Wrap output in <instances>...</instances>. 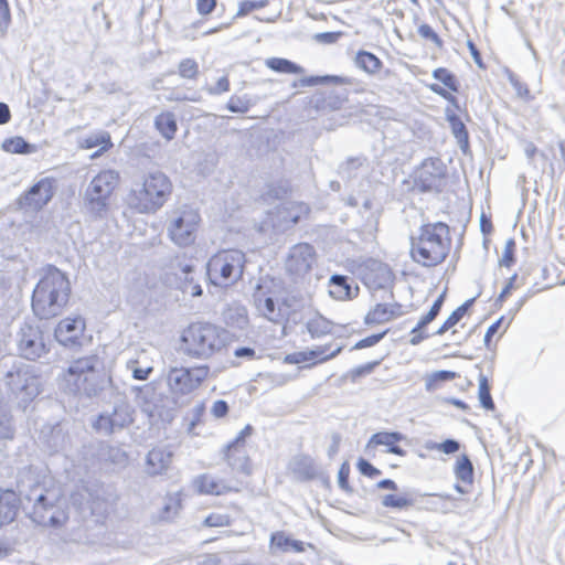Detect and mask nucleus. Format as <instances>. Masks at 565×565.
<instances>
[{"label":"nucleus","instance_id":"f257e3e1","mask_svg":"<svg viewBox=\"0 0 565 565\" xmlns=\"http://www.w3.org/2000/svg\"><path fill=\"white\" fill-rule=\"evenodd\" d=\"M71 295V285L65 276L55 266L43 269L41 278L32 295V309L40 319H50L58 316Z\"/></svg>","mask_w":565,"mask_h":565},{"label":"nucleus","instance_id":"f03ea898","mask_svg":"<svg viewBox=\"0 0 565 565\" xmlns=\"http://www.w3.org/2000/svg\"><path fill=\"white\" fill-rule=\"evenodd\" d=\"M171 193L170 179L160 170H150L134 181L127 203L138 213L153 214L164 205Z\"/></svg>","mask_w":565,"mask_h":565},{"label":"nucleus","instance_id":"7ed1b4c3","mask_svg":"<svg viewBox=\"0 0 565 565\" xmlns=\"http://www.w3.org/2000/svg\"><path fill=\"white\" fill-rule=\"evenodd\" d=\"M449 226L443 222L424 224L417 237H412L411 256L422 266L443 263L450 249Z\"/></svg>","mask_w":565,"mask_h":565},{"label":"nucleus","instance_id":"20e7f679","mask_svg":"<svg viewBox=\"0 0 565 565\" xmlns=\"http://www.w3.org/2000/svg\"><path fill=\"white\" fill-rule=\"evenodd\" d=\"M24 495L26 500L33 501L31 519L36 524L58 529L67 522L68 514L60 489L42 488L36 483Z\"/></svg>","mask_w":565,"mask_h":565},{"label":"nucleus","instance_id":"39448f33","mask_svg":"<svg viewBox=\"0 0 565 565\" xmlns=\"http://www.w3.org/2000/svg\"><path fill=\"white\" fill-rule=\"evenodd\" d=\"M181 340L185 355L209 359L225 347L227 332L211 323H194L183 332Z\"/></svg>","mask_w":565,"mask_h":565},{"label":"nucleus","instance_id":"423d86ee","mask_svg":"<svg viewBox=\"0 0 565 565\" xmlns=\"http://www.w3.org/2000/svg\"><path fill=\"white\" fill-rule=\"evenodd\" d=\"M119 184V173L116 170H103L88 183L83 204L86 214L93 220L107 217L110 207V198Z\"/></svg>","mask_w":565,"mask_h":565},{"label":"nucleus","instance_id":"0eeeda50","mask_svg":"<svg viewBox=\"0 0 565 565\" xmlns=\"http://www.w3.org/2000/svg\"><path fill=\"white\" fill-rule=\"evenodd\" d=\"M0 369L6 386L20 403H28L38 396L39 379L30 364L9 358L2 359Z\"/></svg>","mask_w":565,"mask_h":565},{"label":"nucleus","instance_id":"6e6552de","mask_svg":"<svg viewBox=\"0 0 565 565\" xmlns=\"http://www.w3.org/2000/svg\"><path fill=\"white\" fill-rule=\"evenodd\" d=\"M245 264L246 256L242 250H220L207 262L209 279L215 286L230 287L242 278Z\"/></svg>","mask_w":565,"mask_h":565},{"label":"nucleus","instance_id":"1a4fd4ad","mask_svg":"<svg viewBox=\"0 0 565 565\" xmlns=\"http://www.w3.org/2000/svg\"><path fill=\"white\" fill-rule=\"evenodd\" d=\"M102 362L97 355L79 358L67 369L66 382L72 391L94 396L104 387V379L99 370Z\"/></svg>","mask_w":565,"mask_h":565},{"label":"nucleus","instance_id":"9d476101","mask_svg":"<svg viewBox=\"0 0 565 565\" xmlns=\"http://www.w3.org/2000/svg\"><path fill=\"white\" fill-rule=\"evenodd\" d=\"M200 220L199 212L190 206L172 211L167 224L169 238L180 247L192 245Z\"/></svg>","mask_w":565,"mask_h":565},{"label":"nucleus","instance_id":"9b49d317","mask_svg":"<svg viewBox=\"0 0 565 565\" xmlns=\"http://www.w3.org/2000/svg\"><path fill=\"white\" fill-rule=\"evenodd\" d=\"M134 408L119 398L111 409L103 412L94 423V428L105 435H110L128 427L134 422Z\"/></svg>","mask_w":565,"mask_h":565},{"label":"nucleus","instance_id":"f8f14e48","mask_svg":"<svg viewBox=\"0 0 565 565\" xmlns=\"http://www.w3.org/2000/svg\"><path fill=\"white\" fill-rule=\"evenodd\" d=\"M207 365L198 367H173L168 372L167 384L173 394L185 395L198 388L207 377Z\"/></svg>","mask_w":565,"mask_h":565},{"label":"nucleus","instance_id":"ddd939ff","mask_svg":"<svg viewBox=\"0 0 565 565\" xmlns=\"http://www.w3.org/2000/svg\"><path fill=\"white\" fill-rule=\"evenodd\" d=\"M317 262L313 246L308 243H299L290 247L285 260L287 274L298 281L308 275Z\"/></svg>","mask_w":565,"mask_h":565},{"label":"nucleus","instance_id":"4468645a","mask_svg":"<svg viewBox=\"0 0 565 565\" xmlns=\"http://www.w3.org/2000/svg\"><path fill=\"white\" fill-rule=\"evenodd\" d=\"M17 348L21 356L34 361L47 352L39 326L24 322L17 332Z\"/></svg>","mask_w":565,"mask_h":565},{"label":"nucleus","instance_id":"2eb2a0df","mask_svg":"<svg viewBox=\"0 0 565 565\" xmlns=\"http://www.w3.org/2000/svg\"><path fill=\"white\" fill-rule=\"evenodd\" d=\"M253 430L250 425H246L224 449V458L232 470L247 476L252 473V463L246 450V438Z\"/></svg>","mask_w":565,"mask_h":565},{"label":"nucleus","instance_id":"dca6fc26","mask_svg":"<svg viewBox=\"0 0 565 565\" xmlns=\"http://www.w3.org/2000/svg\"><path fill=\"white\" fill-rule=\"evenodd\" d=\"M53 194L54 180L43 178L18 199V204L24 210L40 211L52 200Z\"/></svg>","mask_w":565,"mask_h":565},{"label":"nucleus","instance_id":"f3484780","mask_svg":"<svg viewBox=\"0 0 565 565\" xmlns=\"http://www.w3.org/2000/svg\"><path fill=\"white\" fill-rule=\"evenodd\" d=\"M444 177L445 166L441 160L428 158L416 171L415 183L420 191L428 192L437 189Z\"/></svg>","mask_w":565,"mask_h":565},{"label":"nucleus","instance_id":"a211bd4d","mask_svg":"<svg viewBox=\"0 0 565 565\" xmlns=\"http://www.w3.org/2000/svg\"><path fill=\"white\" fill-rule=\"evenodd\" d=\"M85 330V321L81 317L65 318L55 328V339L65 347L76 344Z\"/></svg>","mask_w":565,"mask_h":565},{"label":"nucleus","instance_id":"6ab92c4d","mask_svg":"<svg viewBox=\"0 0 565 565\" xmlns=\"http://www.w3.org/2000/svg\"><path fill=\"white\" fill-rule=\"evenodd\" d=\"M172 451L167 447L152 448L146 458V472L149 476H158L166 472L172 462Z\"/></svg>","mask_w":565,"mask_h":565},{"label":"nucleus","instance_id":"aec40b11","mask_svg":"<svg viewBox=\"0 0 565 565\" xmlns=\"http://www.w3.org/2000/svg\"><path fill=\"white\" fill-rule=\"evenodd\" d=\"M194 487L200 493L221 495L231 491H237V488L230 486L225 480L216 478L210 473H203L195 478Z\"/></svg>","mask_w":565,"mask_h":565},{"label":"nucleus","instance_id":"412c9836","mask_svg":"<svg viewBox=\"0 0 565 565\" xmlns=\"http://www.w3.org/2000/svg\"><path fill=\"white\" fill-rule=\"evenodd\" d=\"M329 349H330V344L320 345L312 350L301 351V352H296L294 354H290L286 358V360L291 363H303V362H309V361H315V363H317V362L321 363V362H326L330 359L335 358L342 351V347L339 345L333 351H331L329 354H327Z\"/></svg>","mask_w":565,"mask_h":565},{"label":"nucleus","instance_id":"4be33fe9","mask_svg":"<svg viewBox=\"0 0 565 565\" xmlns=\"http://www.w3.org/2000/svg\"><path fill=\"white\" fill-rule=\"evenodd\" d=\"M329 287L330 296L338 300L352 299L359 292V287L356 285L353 286V280L341 275L331 276Z\"/></svg>","mask_w":565,"mask_h":565},{"label":"nucleus","instance_id":"5701e85b","mask_svg":"<svg viewBox=\"0 0 565 565\" xmlns=\"http://www.w3.org/2000/svg\"><path fill=\"white\" fill-rule=\"evenodd\" d=\"M288 469L298 481H307L317 476L315 462L308 456L294 457L288 465Z\"/></svg>","mask_w":565,"mask_h":565},{"label":"nucleus","instance_id":"b1692460","mask_svg":"<svg viewBox=\"0 0 565 565\" xmlns=\"http://www.w3.org/2000/svg\"><path fill=\"white\" fill-rule=\"evenodd\" d=\"M97 457L99 461L110 463L118 468H124L128 463L127 452L118 446H111L108 444L99 446Z\"/></svg>","mask_w":565,"mask_h":565},{"label":"nucleus","instance_id":"393cba45","mask_svg":"<svg viewBox=\"0 0 565 565\" xmlns=\"http://www.w3.org/2000/svg\"><path fill=\"white\" fill-rule=\"evenodd\" d=\"M17 497L13 491L0 489V526L12 522L17 515Z\"/></svg>","mask_w":565,"mask_h":565},{"label":"nucleus","instance_id":"a878e982","mask_svg":"<svg viewBox=\"0 0 565 565\" xmlns=\"http://www.w3.org/2000/svg\"><path fill=\"white\" fill-rule=\"evenodd\" d=\"M154 126L163 138L173 139L178 130L175 115L170 111L159 114L154 119Z\"/></svg>","mask_w":565,"mask_h":565},{"label":"nucleus","instance_id":"bb28decb","mask_svg":"<svg viewBox=\"0 0 565 565\" xmlns=\"http://www.w3.org/2000/svg\"><path fill=\"white\" fill-rule=\"evenodd\" d=\"M311 338H321L332 332L333 323L320 315H316L306 322Z\"/></svg>","mask_w":565,"mask_h":565},{"label":"nucleus","instance_id":"cd10ccee","mask_svg":"<svg viewBox=\"0 0 565 565\" xmlns=\"http://www.w3.org/2000/svg\"><path fill=\"white\" fill-rule=\"evenodd\" d=\"M254 302L257 310L269 321L277 322L280 319V311L276 309V303L273 298L264 297L263 295H254Z\"/></svg>","mask_w":565,"mask_h":565},{"label":"nucleus","instance_id":"c85d7f7f","mask_svg":"<svg viewBox=\"0 0 565 565\" xmlns=\"http://www.w3.org/2000/svg\"><path fill=\"white\" fill-rule=\"evenodd\" d=\"M265 64L268 68L277 73L302 74L305 72L303 67L300 65L281 57L267 58Z\"/></svg>","mask_w":565,"mask_h":565},{"label":"nucleus","instance_id":"c756f323","mask_svg":"<svg viewBox=\"0 0 565 565\" xmlns=\"http://www.w3.org/2000/svg\"><path fill=\"white\" fill-rule=\"evenodd\" d=\"M355 65L369 74H375L382 66L381 60L371 52L360 51L354 58Z\"/></svg>","mask_w":565,"mask_h":565},{"label":"nucleus","instance_id":"7c9ffc66","mask_svg":"<svg viewBox=\"0 0 565 565\" xmlns=\"http://www.w3.org/2000/svg\"><path fill=\"white\" fill-rule=\"evenodd\" d=\"M455 475L463 483L471 484L473 481V466L467 455H461L455 465Z\"/></svg>","mask_w":565,"mask_h":565},{"label":"nucleus","instance_id":"2f4dec72","mask_svg":"<svg viewBox=\"0 0 565 565\" xmlns=\"http://www.w3.org/2000/svg\"><path fill=\"white\" fill-rule=\"evenodd\" d=\"M193 270V267L191 265H184L181 268L182 275L184 276L183 280L181 281L180 289L183 294H189L193 297H198L202 295V288L201 286L195 282L193 276L191 275Z\"/></svg>","mask_w":565,"mask_h":565},{"label":"nucleus","instance_id":"473e14b6","mask_svg":"<svg viewBox=\"0 0 565 565\" xmlns=\"http://www.w3.org/2000/svg\"><path fill=\"white\" fill-rule=\"evenodd\" d=\"M475 298L467 300L465 303L459 306L456 310L451 312V315L445 320L443 326L436 331V334L441 335L455 324H457L462 317L466 315L469 307L473 303Z\"/></svg>","mask_w":565,"mask_h":565},{"label":"nucleus","instance_id":"72a5a7b5","mask_svg":"<svg viewBox=\"0 0 565 565\" xmlns=\"http://www.w3.org/2000/svg\"><path fill=\"white\" fill-rule=\"evenodd\" d=\"M83 146L86 149H92L95 147H100L99 151L95 153L98 154L100 151L108 149L111 146L110 136L106 131L93 134L90 136H87L84 141Z\"/></svg>","mask_w":565,"mask_h":565},{"label":"nucleus","instance_id":"f704fd0d","mask_svg":"<svg viewBox=\"0 0 565 565\" xmlns=\"http://www.w3.org/2000/svg\"><path fill=\"white\" fill-rule=\"evenodd\" d=\"M391 320L388 305L385 303H377L365 317V323L367 324H381Z\"/></svg>","mask_w":565,"mask_h":565},{"label":"nucleus","instance_id":"c9c22d12","mask_svg":"<svg viewBox=\"0 0 565 565\" xmlns=\"http://www.w3.org/2000/svg\"><path fill=\"white\" fill-rule=\"evenodd\" d=\"M448 121L450 124L454 136L457 138L460 147L468 146V131L461 119L455 114H447Z\"/></svg>","mask_w":565,"mask_h":565},{"label":"nucleus","instance_id":"e433bc0d","mask_svg":"<svg viewBox=\"0 0 565 565\" xmlns=\"http://www.w3.org/2000/svg\"><path fill=\"white\" fill-rule=\"evenodd\" d=\"M403 439V435L401 433H387V431H381L372 435L370 438L366 448H370L373 445H383L387 446L388 448L395 444L396 441H399Z\"/></svg>","mask_w":565,"mask_h":565},{"label":"nucleus","instance_id":"4c0bfd02","mask_svg":"<svg viewBox=\"0 0 565 565\" xmlns=\"http://www.w3.org/2000/svg\"><path fill=\"white\" fill-rule=\"evenodd\" d=\"M478 397L481 406L486 409H493L494 403L490 394V385L484 375L479 376Z\"/></svg>","mask_w":565,"mask_h":565},{"label":"nucleus","instance_id":"58836bf2","mask_svg":"<svg viewBox=\"0 0 565 565\" xmlns=\"http://www.w3.org/2000/svg\"><path fill=\"white\" fill-rule=\"evenodd\" d=\"M342 79L338 76H308L302 77L298 81H295L292 83V87H305V86H317L320 84H327V83H341Z\"/></svg>","mask_w":565,"mask_h":565},{"label":"nucleus","instance_id":"ea45409f","mask_svg":"<svg viewBox=\"0 0 565 565\" xmlns=\"http://www.w3.org/2000/svg\"><path fill=\"white\" fill-rule=\"evenodd\" d=\"M3 149L11 153H30L33 146L28 143L22 137H14L3 142Z\"/></svg>","mask_w":565,"mask_h":565},{"label":"nucleus","instance_id":"a19ab883","mask_svg":"<svg viewBox=\"0 0 565 565\" xmlns=\"http://www.w3.org/2000/svg\"><path fill=\"white\" fill-rule=\"evenodd\" d=\"M425 448L427 450H438L443 451L444 454L451 455L460 449V444L455 439H446L443 443L426 441Z\"/></svg>","mask_w":565,"mask_h":565},{"label":"nucleus","instance_id":"79ce46f5","mask_svg":"<svg viewBox=\"0 0 565 565\" xmlns=\"http://www.w3.org/2000/svg\"><path fill=\"white\" fill-rule=\"evenodd\" d=\"M179 74L186 79H194L199 74V65L192 58H184L179 63Z\"/></svg>","mask_w":565,"mask_h":565},{"label":"nucleus","instance_id":"37998d69","mask_svg":"<svg viewBox=\"0 0 565 565\" xmlns=\"http://www.w3.org/2000/svg\"><path fill=\"white\" fill-rule=\"evenodd\" d=\"M433 77L440 81L452 92H458V84L454 74L448 72L446 68L439 67L433 72Z\"/></svg>","mask_w":565,"mask_h":565},{"label":"nucleus","instance_id":"c03bdc74","mask_svg":"<svg viewBox=\"0 0 565 565\" xmlns=\"http://www.w3.org/2000/svg\"><path fill=\"white\" fill-rule=\"evenodd\" d=\"M382 504L384 507L396 508V509H405L413 505V501L405 497H396L394 494H386L382 499Z\"/></svg>","mask_w":565,"mask_h":565},{"label":"nucleus","instance_id":"a18cd8bd","mask_svg":"<svg viewBox=\"0 0 565 565\" xmlns=\"http://www.w3.org/2000/svg\"><path fill=\"white\" fill-rule=\"evenodd\" d=\"M268 6V0H244L239 3L237 15H245L254 10L263 9Z\"/></svg>","mask_w":565,"mask_h":565},{"label":"nucleus","instance_id":"49530a36","mask_svg":"<svg viewBox=\"0 0 565 565\" xmlns=\"http://www.w3.org/2000/svg\"><path fill=\"white\" fill-rule=\"evenodd\" d=\"M231 524V518L225 513H211L204 520V525L210 527L227 526Z\"/></svg>","mask_w":565,"mask_h":565},{"label":"nucleus","instance_id":"de8ad7c7","mask_svg":"<svg viewBox=\"0 0 565 565\" xmlns=\"http://www.w3.org/2000/svg\"><path fill=\"white\" fill-rule=\"evenodd\" d=\"M514 249L515 242L513 238H509L505 242L503 255L499 260L500 266L510 267L514 263Z\"/></svg>","mask_w":565,"mask_h":565},{"label":"nucleus","instance_id":"09e8293b","mask_svg":"<svg viewBox=\"0 0 565 565\" xmlns=\"http://www.w3.org/2000/svg\"><path fill=\"white\" fill-rule=\"evenodd\" d=\"M380 364L379 361L369 362L364 365L356 366L349 372L351 381L355 382L359 377L371 374L375 366Z\"/></svg>","mask_w":565,"mask_h":565},{"label":"nucleus","instance_id":"8fccbe9b","mask_svg":"<svg viewBox=\"0 0 565 565\" xmlns=\"http://www.w3.org/2000/svg\"><path fill=\"white\" fill-rule=\"evenodd\" d=\"M456 373L452 371H437L430 375V377L426 382L427 390L433 388V382H446L451 381L456 377Z\"/></svg>","mask_w":565,"mask_h":565},{"label":"nucleus","instance_id":"3c124183","mask_svg":"<svg viewBox=\"0 0 565 565\" xmlns=\"http://www.w3.org/2000/svg\"><path fill=\"white\" fill-rule=\"evenodd\" d=\"M11 13L8 0H0V32L4 33L10 24Z\"/></svg>","mask_w":565,"mask_h":565},{"label":"nucleus","instance_id":"603ef678","mask_svg":"<svg viewBox=\"0 0 565 565\" xmlns=\"http://www.w3.org/2000/svg\"><path fill=\"white\" fill-rule=\"evenodd\" d=\"M363 161L364 159L360 157L349 158L344 163L340 166V173L347 175L348 178H351L352 171L361 167L363 164Z\"/></svg>","mask_w":565,"mask_h":565},{"label":"nucleus","instance_id":"864d4df0","mask_svg":"<svg viewBox=\"0 0 565 565\" xmlns=\"http://www.w3.org/2000/svg\"><path fill=\"white\" fill-rule=\"evenodd\" d=\"M13 437L11 418L7 413H0V438L10 439Z\"/></svg>","mask_w":565,"mask_h":565},{"label":"nucleus","instance_id":"5fc2aeb1","mask_svg":"<svg viewBox=\"0 0 565 565\" xmlns=\"http://www.w3.org/2000/svg\"><path fill=\"white\" fill-rule=\"evenodd\" d=\"M127 366L128 369L131 370L132 372V377L135 380H139V381H143V380H147L149 374L152 372V367L151 366H147V367H139L137 366V361H129L127 363Z\"/></svg>","mask_w":565,"mask_h":565},{"label":"nucleus","instance_id":"6e6d98bb","mask_svg":"<svg viewBox=\"0 0 565 565\" xmlns=\"http://www.w3.org/2000/svg\"><path fill=\"white\" fill-rule=\"evenodd\" d=\"M385 334H386V331H384L382 333H376V334H372L370 337H366V338L358 341L353 345L352 350H361V349H364V348L373 347L376 343H379L384 338Z\"/></svg>","mask_w":565,"mask_h":565},{"label":"nucleus","instance_id":"4d7b16f0","mask_svg":"<svg viewBox=\"0 0 565 565\" xmlns=\"http://www.w3.org/2000/svg\"><path fill=\"white\" fill-rule=\"evenodd\" d=\"M180 509V499L177 497H168L163 505V518L170 519L172 515L178 513Z\"/></svg>","mask_w":565,"mask_h":565},{"label":"nucleus","instance_id":"13d9d810","mask_svg":"<svg viewBox=\"0 0 565 565\" xmlns=\"http://www.w3.org/2000/svg\"><path fill=\"white\" fill-rule=\"evenodd\" d=\"M227 108L232 113L244 114V113L248 111L249 104L247 100H243L239 97H231V99L227 103Z\"/></svg>","mask_w":565,"mask_h":565},{"label":"nucleus","instance_id":"bf43d9fd","mask_svg":"<svg viewBox=\"0 0 565 565\" xmlns=\"http://www.w3.org/2000/svg\"><path fill=\"white\" fill-rule=\"evenodd\" d=\"M418 34L427 40H430L434 42L438 47L441 46L443 41L438 36V34L428 25V24H422L418 28Z\"/></svg>","mask_w":565,"mask_h":565},{"label":"nucleus","instance_id":"052dcab7","mask_svg":"<svg viewBox=\"0 0 565 565\" xmlns=\"http://www.w3.org/2000/svg\"><path fill=\"white\" fill-rule=\"evenodd\" d=\"M358 469L362 475L371 478L379 476L381 473V471L377 468L373 467L367 460L362 458L358 462Z\"/></svg>","mask_w":565,"mask_h":565},{"label":"nucleus","instance_id":"680f3d73","mask_svg":"<svg viewBox=\"0 0 565 565\" xmlns=\"http://www.w3.org/2000/svg\"><path fill=\"white\" fill-rule=\"evenodd\" d=\"M211 413L215 418H222L228 413V405L225 401H215L212 405Z\"/></svg>","mask_w":565,"mask_h":565},{"label":"nucleus","instance_id":"e2e57ef3","mask_svg":"<svg viewBox=\"0 0 565 565\" xmlns=\"http://www.w3.org/2000/svg\"><path fill=\"white\" fill-rule=\"evenodd\" d=\"M429 88L431 92H434L435 94L441 96L443 98H445L446 100H448L449 103H451L455 107H458L457 105V98L451 95L449 92H447L444 87H441L440 85L438 84H430L429 85Z\"/></svg>","mask_w":565,"mask_h":565},{"label":"nucleus","instance_id":"0e129e2a","mask_svg":"<svg viewBox=\"0 0 565 565\" xmlns=\"http://www.w3.org/2000/svg\"><path fill=\"white\" fill-rule=\"evenodd\" d=\"M340 36H341L340 32H322V33H317L315 35V39L320 43L331 44V43H335Z\"/></svg>","mask_w":565,"mask_h":565},{"label":"nucleus","instance_id":"69168bd1","mask_svg":"<svg viewBox=\"0 0 565 565\" xmlns=\"http://www.w3.org/2000/svg\"><path fill=\"white\" fill-rule=\"evenodd\" d=\"M230 89V82L226 76H222L215 86L209 88V93L212 95H220Z\"/></svg>","mask_w":565,"mask_h":565},{"label":"nucleus","instance_id":"338daca9","mask_svg":"<svg viewBox=\"0 0 565 565\" xmlns=\"http://www.w3.org/2000/svg\"><path fill=\"white\" fill-rule=\"evenodd\" d=\"M349 472H350L349 465L343 463L338 473V483H339L340 488H342L343 490L349 489V486H348Z\"/></svg>","mask_w":565,"mask_h":565},{"label":"nucleus","instance_id":"774afa93","mask_svg":"<svg viewBox=\"0 0 565 565\" xmlns=\"http://www.w3.org/2000/svg\"><path fill=\"white\" fill-rule=\"evenodd\" d=\"M216 0H198L196 8L199 13L209 14L215 8Z\"/></svg>","mask_w":565,"mask_h":565}]
</instances>
